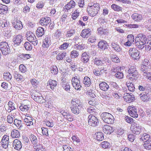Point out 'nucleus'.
I'll use <instances>...</instances> for the list:
<instances>
[{"mask_svg": "<svg viewBox=\"0 0 151 151\" xmlns=\"http://www.w3.org/2000/svg\"><path fill=\"white\" fill-rule=\"evenodd\" d=\"M99 4L93 2L89 3L86 8V12L88 15L91 17L96 16L99 12Z\"/></svg>", "mask_w": 151, "mask_h": 151, "instance_id": "1", "label": "nucleus"}, {"mask_svg": "<svg viewBox=\"0 0 151 151\" xmlns=\"http://www.w3.org/2000/svg\"><path fill=\"white\" fill-rule=\"evenodd\" d=\"M71 103L70 108L72 112L76 114H79L82 108L80 100L77 99H73L71 100Z\"/></svg>", "mask_w": 151, "mask_h": 151, "instance_id": "2", "label": "nucleus"}, {"mask_svg": "<svg viewBox=\"0 0 151 151\" xmlns=\"http://www.w3.org/2000/svg\"><path fill=\"white\" fill-rule=\"evenodd\" d=\"M148 39H150V38H146L145 35L140 34L135 38V44L138 48L142 49Z\"/></svg>", "mask_w": 151, "mask_h": 151, "instance_id": "3", "label": "nucleus"}, {"mask_svg": "<svg viewBox=\"0 0 151 151\" xmlns=\"http://www.w3.org/2000/svg\"><path fill=\"white\" fill-rule=\"evenodd\" d=\"M128 73L127 78L129 79L132 81H135L137 79L138 73L135 66H131L128 70Z\"/></svg>", "mask_w": 151, "mask_h": 151, "instance_id": "4", "label": "nucleus"}, {"mask_svg": "<svg viewBox=\"0 0 151 151\" xmlns=\"http://www.w3.org/2000/svg\"><path fill=\"white\" fill-rule=\"evenodd\" d=\"M101 116L105 123L109 124H113L114 123V119L111 114L107 112L103 113Z\"/></svg>", "mask_w": 151, "mask_h": 151, "instance_id": "5", "label": "nucleus"}, {"mask_svg": "<svg viewBox=\"0 0 151 151\" xmlns=\"http://www.w3.org/2000/svg\"><path fill=\"white\" fill-rule=\"evenodd\" d=\"M128 53L131 58L134 60H138L140 58L139 52L136 48H130L128 51Z\"/></svg>", "mask_w": 151, "mask_h": 151, "instance_id": "6", "label": "nucleus"}, {"mask_svg": "<svg viewBox=\"0 0 151 151\" xmlns=\"http://www.w3.org/2000/svg\"><path fill=\"white\" fill-rule=\"evenodd\" d=\"M27 40L32 43L34 45H36L38 44V41L35 34L32 32H28L26 33Z\"/></svg>", "mask_w": 151, "mask_h": 151, "instance_id": "7", "label": "nucleus"}, {"mask_svg": "<svg viewBox=\"0 0 151 151\" xmlns=\"http://www.w3.org/2000/svg\"><path fill=\"white\" fill-rule=\"evenodd\" d=\"M129 114L132 117L137 118L138 117L137 108L133 105L129 106L127 108Z\"/></svg>", "mask_w": 151, "mask_h": 151, "instance_id": "8", "label": "nucleus"}, {"mask_svg": "<svg viewBox=\"0 0 151 151\" xmlns=\"http://www.w3.org/2000/svg\"><path fill=\"white\" fill-rule=\"evenodd\" d=\"M71 82L72 86L76 89L78 90L81 88V86L79 76L73 77L72 78Z\"/></svg>", "mask_w": 151, "mask_h": 151, "instance_id": "9", "label": "nucleus"}, {"mask_svg": "<svg viewBox=\"0 0 151 151\" xmlns=\"http://www.w3.org/2000/svg\"><path fill=\"white\" fill-rule=\"evenodd\" d=\"M0 49L2 53L4 55L9 53L10 50L8 44L6 42H1L0 45Z\"/></svg>", "mask_w": 151, "mask_h": 151, "instance_id": "10", "label": "nucleus"}, {"mask_svg": "<svg viewBox=\"0 0 151 151\" xmlns=\"http://www.w3.org/2000/svg\"><path fill=\"white\" fill-rule=\"evenodd\" d=\"M130 129L132 132L136 134H139L141 130V126L139 124L136 123H134L131 126Z\"/></svg>", "mask_w": 151, "mask_h": 151, "instance_id": "11", "label": "nucleus"}, {"mask_svg": "<svg viewBox=\"0 0 151 151\" xmlns=\"http://www.w3.org/2000/svg\"><path fill=\"white\" fill-rule=\"evenodd\" d=\"M88 124L90 126H96L98 122V119L92 114L89 115L88 117Z\"/></svg>", "mask_w": 151, "mask_h": 151, "instance_id": "12", "label": "nucleus"}, {"mask_svg": "<svg viewBox=\"0 0 151 151\" xmlns=\"http://www.w3.org/2000/svg\"><path fill=\"white\" fill-rule=\"evenodd\" d=\"M51 44V41L50 37L47 36L43 40L42 47L44 49L48 48Z\"/></svg>", "mask_w": 151, "mask_h": 151, "instance_id": "13", "label": "nucleus"}, {"mask_svg": "<svg viewBox=\"0 0 151 151\" xmlns=\"http://www.w3.org/2000/svg\"><path fill=\"white\" fill-rule=\"evenodd\" d=\"M140 99L143 102H147L149 100L150 96L147 91L141 93L139 95Z\"/></svg>", "mask_w": 151, "mask_h": 151, "instance_id": "14", "label": "nucleus"}, {"mask_svg": "<svg viewBox=\"0 0 151 151\" xmlns=\"http://www.w3.org/2000/svg\"><path fill=\"white\" fill-rule=\"evenodd\" d=\"M103 131L105 134H110L114 131L113 127L108 125H105L102 127Z\"/></svg>", "mask_w": 151, "mask_h": 151, "instance_id": "15", "label": "nucleus"}, {"mask_svg": "<svg viewBox=\"0 0 151 151\" xmlns=\"http://www.w3.org/2000/svg\"><path fill=\"white\" fill-rule=\"evenodd\" d=\"M124 100L127 102L130 103L135 101V100L134 96L133 95H130L128 93L124 94L123 97Z\"/></svg>", "mask_w": 151, "mask_h": 151, "instance_id": "16", "label": "nucleus"}, {"mask_svg": "<svg viewBox=\"0 0 151 151\" xmlns=\"http://www.w3.org/2000/svg\"><path fill=\"white\" fill-rule=\"evenodd\" d=\"M22 36V35L19 34L15 36L13 39L14 45L15 46L19 45L23 41Z\"/></svg>", "mask_w": 151, "mask_h": 151, "instance_id": "17", "label": "nucleus"}, {"mask_svg": "<svg viewBox=\"0 0 151 151\" xmlns=\"http://www.w3.org/2000/svg\"><path fill=\"white\" fill-rule=\"evenodd\" d=\"M76 5V3L73 0H70L65 6L64 10L65 12H68L70 9L74 8Z\"/></svg>", "mask_w": 151, "mask_h": 151, "instance_id": "18", "label": "nucleus"}, {"mask_svg": "<svg viewBox=\"0 0 151 151\" xmlns=\"http://www.w3.org/2000/svg\"><path fill=\"white\" fill-rule=\"evenodd\" d=\"M51 20L49 17H42L39 21L40 24L42 26H46L50 22Z\"/></svg>", "mask_w": 151, "mask_h": 151, "instance_id": "19", "label": "nucleus"}, {"mask_svg": "<svg viewBox=\"0 0 151 151\" xmlns=\"http://www.w3.org/2000/svg\"><path fill=\"white\" fill-rule=\"evenodd\" d=\"M34 100L40 104L45 103V99H44L42 95L40 93L34 95L33 97Z\"/></svg>", "mask_w": 151, "mask_h": 151, "instance_id": "20", "label": "nucleus"}, {"mask_svg": "<svg viewBox=\"0 0 151 151\" xmlns=\"http://www.w3.org/2000/svg\"><path fill=\"white\" fill-rule=\"evenodd\" d=\"M62 114L68 121L72 122L74 120V117L73 115L68 112H63Z\"/></svg>", "mask_w": 151, "mask_h": 151, "instance_id": "21", "label": "nucleus"}, {"mask_svg": "<svg viewBox=\"0 0 151 151\" xmlns=\"http://www.w3.org/2000/svg\"><path fill=\"white\" fill-rule=\"evenodd\" d=\"M91 32L90 29H85L82 31L80 35L83 38H87L91 35Z\"/></svg>", "mask_w": 151, "mask_h": 151, "instance_id": "22", "label": "nucleus"}, {"mask_svg": "<svg viewBox=\"0 0 151 151\" xmlns=\"http://www.w3.org/2000/svg\"><path fill=\"white\" fill-rule=\"evenodd\" d=\"M99 48L102 50H104L108 48L109 46L106 41L103 40L100 41L98 43Z\"/></svg>", "mask_w": 151, "mask_h": 151, "instance_id": "23", "label": "nucleus"}, {"mask_svg": "<svg viewBox=\"0 0 151 151\" xmlns=\"http://www.w3.org/2000/svg\"><path fill=\"white\" fill-rule=\"evenodd\" d=\"M13 146L14 148L18 150H19L22 147V145L20 141L15 139L13 143Z\"/></svg>", "mask_w": 151, "mask_h": 151, "instance_id": "24", "label": "nucleus"}, {"mask_svg": "<svg viewBox=\"0 0 151 151\" xmlns=\"http://www.w3.org/2000/svg\"><path fill=\"white\" fill-rule=\"evenodd\" d=\"M97 31L98 34L101 35H106L108 33V29L106 28H105L101 26L97 28Z\"/></svg>", "mask_w": 151, "mask_h": 151, "instance_id": "25", "label": "nucleus"}, {"mask_svg": "<svg viewBox=\"0 0 151 151\" xmlns=\"http://www.w3.org/2000/svg\"><path fill=\"white\" fill-rule=\"evenodd\" d=\"M14 27L16 30H20L23 28L22 22L20 21H16L13 23Z\"/></svg>", "mask_w": 151, "mask_h": 151, "instance_id": "26", "label": "nucleus"}, {"mask_svg": "<svg viewBox=\"0 0 151 151\" xmlns=\"http://www.w3.org/2000/svg\"><path fill=\"white\" fill-rule=\"evenodd\" d=\"M57 82L55 80L50 79L47 83V85L50 86V88L53 90L56 86Z\"/></svg>", "mask_w": 151, "mask_h": 151, "instance_id": "27", "label": "nucleus"}, {"mask_svg": "<svg viewBox=\"0 0 151 151\" xmlns=\"http://www.w3.org/2000/svg\"><path fill=\"white\" fill-rule=\"evenodd\" d=\"M89 59V57L87 53L85 52L83 53L81 58V60L84 63H86Z\"/></svg>", "mask_w": 151, "mask_h": 151, "instance_id": "28", "label": "nucleus"}, {"mask_svg": "<svg viewBox=\"0 0 151 151\" xmlns=\"http://www.w3.org/2000/svg\"><path fill=\"white\" fill-rule=\"evenodd\" d=\"M132 19L135 21L138 22L142 19L141 14L137 13H134L132 16Z\"/></svg>", "mask_w": 151, "mask_h": 151, "instance_id": "29", "label": "nucleus"}, {"mask_svg": "<svg viewBox=\"0 0 151 151\" xmlns=\"http://www.w3.org/2000/svg\"><path fill=\"white\" fill-rule=\"evenodd\" d=\"M33 118L28 116L26 115L24 119V121L26 124L27 126L32 125L33 124Z\"/></svg>", "mask_w": 151, "mask_h": 151, "instance_id": "30", "label": "nucleus"}, {"mask_svg": "<svg viewBox=\"0 0 151 151\" xmlns=\"http://www.w3.org/2000/svg\"><path fill=\"white\" fill-rule=\"evenodd\" d=\"M80 13L79 8H78L73 11L71 14V18L73 20L76 19L79 16Z\"/></svg>", "mask_w": 151, "mask_h": 151, "instance_id": "31", "label": "nucleus"}, {"mask_svg": "<svg viewBox=\"0 0 151 151\" xmlns=\"http://www.w3.org/2000/svg\"><path fill=\"white\" fill-rule=\"evenodd\" d=\"M45 103H47L48 106L49 108L52 109L53 107V102L51 98L50 97H48L47 96L45 97Z\"/></svg>", "mask_w": 151, "mask_h": 151, "instance_id": "32", "label": "nucleus"}, {"mask_svg": "<svg viewBox=\"0 0 151 151\" xmlns=\"http://www.w3.org/2000/svg\"><path fill=\"white\" fill-rule=\"evenodd\" d=\"M100 88L104 91H107L109 88V86L105 82H102L99 84Z\"/></svg>", "mask_w": 151, "mask_h": 151, "instance_id": "33", "label": "nucleus"}, {"mask_svg": "<svg viewBox=\"0 0 151 151\" xmlns=\"http://www.w3.org/2000/svg\"><path fill=\"white\" fill-rule=\"evenodd\" d=\"M14 75L15 78L18 81H23L25 79L22 75L18 73L17 72H14Z\"/></svg>", "mask_w": 151, "mask_h": 151, "instance_id": "34", "label": "nucleus"}, {"mask_svg": "<svg viewBox=\"0 0 151 151\" xmlns=\"http://www.w3.org/2000/svg\"><path fill=\"white\" fill-rule=\"evenodd\" d=\"M20 136L19 131L16 129H14L11 132V136L14 138H19Z\"/></svg>", "mask_w": 151, "mask_h": 151, "instance_id": "35", "label": "nucleus"}, {"mask_svg": "<svg viewBox=\"0 0 151 151\" xmlns=\"http://www.w3.org/2000/svg\"><path fill=\"white\" fill-rule=\"evenodd\" d=\"M83 82L85 86L89 87L91 84L90 79L87 76L84 77Z\"/></svg>", "mask_w": 151, "mask_h": 151, "instance_id": "36", "label": "nucleus"}, {"mask_svg": "<svg viewBox=\"0 0 151 151\" xmlns=\"http://www.w3.org/2000/svg\"><path fill=\"white\" fill-rule=\"evenodd\" d=\"M8 8L4 5L0 4V13L1 14H5L8 11Z\"/></svg>", "mask_w": 151, "mask_h": 151, "instance_id": "37", "label": "nucleus"}, {"mask_svg": "<svg viewBox=\"0 0 151 151\" xmlns=\"http://www.w3.org/2000/svg\"><path fill=\"white\" fill-rule=\"evenodd\" d=\"M34 149L36 151H46V149L44 148L42 145L38 144L33 146Z\"/></svg>", "mask_w": 151, "mask_h": 151, "instance_id": "38", "label": "nucleus"}, {"mask_svg": "<svg viewBox=\"0 0 151 151\" xmlns=\"http://www.w3.org/2000/svg\"><path fill=\"white\" fill-rule=\"evenodd\" d=\"M29 105L22 104L19 106V109L21 111L26 112L28 111L29 110Z\"/></svg>", "mask_w": 151, "mask_h": 151, "instance_id": "39", "label": "nucleus"}, {"mask_svg": "<svg viewBox=\"0 0 151 151\" xmlns=\"http://www.w3.org/2000/svg\"><path fill=\"white\" fill-rule=\"evenodd\" d=\"M44 33V30L41 27H39L37 29L36 31V34L38 37H42Z\"/></svg>", "mask_w": 151, "mask_h": 151, "instance_id": "40", "label": "nucleus"}, {"mask_svg": "<svg viewBox=\"0 0 151 151\" xmlns=\"http://www.w3.org/2000/svg\"><path fill=\"white\" fill-rule=\"evenodd\" d=\"M145 50L146 51L148 52L151 49V37L150 38V39H148V41L145 43Z\"/></svg>", "mask_w": 151, "mask_h": 151, "instance_id": "41", "label": "nucleus"}, {"mask_svg": "<svg viewBox=\"0 0 151 151\" xmlns=\"http://www.w3.org/2000/svg\"><path fill=\"white\" fill-rule=\"evenodd\" d=\"M151 68V66H147L143 65H141V70L143 72V75L144 76L147 73L148 70Z\"/></svg>", "mask_w": 151, "mask_h": 151, "instance_id": "42", "label": "nucleus"}, {"mask_svg": "<svg viewBox=\"0 0 151 151\" xmlns=\"http://www.w3.org/2000/svg\"><path fill=\"white\" fill-rule=\"evenodd\" d=\"M4 79L7 81H10L12 78V76L9 72H5L3 75Z\"/></svg>", "mask_w": 151, "mask_h": 151, "instance_id": "43", "label": "nucleus"}, {"mask_svg": "<svg viewBox=\"0 0 151 151\" xmlns=\"http://www.w3.org/2000/svg\"><path fill=\"white\" fill-rule=\"evenodd\" d=\"M66 52L59 53L56 56V59L58 60H61L65 58L66 55Z\"/></svg>", "mask_w": 151, "mask_h": 151, "instance_id": "44", "label": "nucleus"}, {"mask_svg": "<svg viewBox=\"0 0 151 151\" xmlns=\"http://www.w3.org/2000/svg\"><path fill=\"white\" fill-rule=\"evenodd\" d=\"M126 84L128 88V90L131 92H134L135 90L134 85L132 83L129 82H127Z\"/></svg>", "mask_w": 151, "mask_h": 151, "instance_id": "45", "label": "nucleus"}, {"mask_svg": "<svg viewBox=\"0 0 151 151\" xmlns=\"http://www.w3.org/2000/svg\"><path fill=\"white\" fill-rule=\"evenodd\" d=\"M8 106L9 107V109L7 110V111L9 112H10L12 111L15 109L14 104L12 101H9L8 102Z\"/></svg>", "mask_w": 151, "mask_h": 151, "instance_id": "46", "label": "nucleus"}, {"mask_svg": "<svg viewBox=\"0 0 151 151\" xmlns=\"http://www.w3.org/2000/svg\"><path fill=\"white\" fill-rule=\"evenodd\" d=\"M14 125L17 127L18 129H20L22 127V121L17 119H14Z\"/></svg>", "mask_w": 151, "mask_h": 151, "instance_id": "47", "label": "nucleus"}, {"mask_svg": "<svg viewBox=\"0 0 151 151\" xmlns=\"http://www.w3.org/2000/svg\"><path fill=\"white\" fill-rule=\"evenodd\" d=\"M96 139L98 141H101L104 139L103 134L101 132H98L96 134Z\"/></svg>", "mask_w": 151, "mask_h": 151, "instance_id": "48", "label": "nucleus"}, {"mask_svg": "<svg viewBox=\"0 0 151 151\" xmlns=\"http://www.w3.org/2000/svg\"><path fill=\"white\" fill-rule=\"evenodd\" d=\"M111 7L115 11L119 12L122 10V8L115 4H112L111 6Z\"/></svg>", "mask_w": 151, "mask_h": 151, "instance_id": "49", "label": "nucleus"}, {"mask_svg": "<svg viewBox=\"0 0 151 151\" xmlns=\"http://www.w3.org/2000/svg\"><path fill=\"white\" fill-rule=\"evenodd\" d=\"M30 139L32 144H33L34 146L36 145L37 142L36 137L34 134H31L30 136Z\"/></svg>", "mask_w": 151, "mask_h": 151, "instance_id": "50", "label": "nucleus"}, {"mask_svg": "<svg viewBox=\"0 0 151 151\" xmlns=\"http://www.w3.org/2000/svg\"><path fill=\"white\" fill-rule=\"evenodd\" d=\"M111 46L117 52H119L122 50V48L120 47L118 45L116 44L115 43H112L111 44Z\"/></svg>", "mask_w": 151, "mask_h": 151, "instance_id": "51", "label": "nucleus"}, {"mask_svg": "<svg viewBox=\"0 0 151 151\" xmlns=\"http://www.w3.org/2000/svg\"><path fill=\"white\" fill-rule=\"evenodd\" d=\"M79 55L78 52L76 50H73L72 51L70 54V57L72 58H76Z\"/></svg>", "mask_w": 151, "mask_h": 151, "instance_id": "52", "label": "nucleus"}, {"mask_svg": "<svg viewBox=\"0 0 151 151\" xmlns=\"http://www.w3.org/2000/svg\"><path fill=\"white\" fill-rule=\"evenodd\" d=\"M19 58L23 60H26L30 58L31 55L29 54H22L19 56Z\"/></svg>", "mask_w": 151, "mask_h": 151, "instance_id": "53", "label": "nucleus"}, {"mask_svg": "<svg viewBox=\"0 0 151 151\" xmlns=\"http://www.w3.org/2000/svg\"><path fill=\"white\" fill-rule=\"evenodd\" d=\"M144 142L143 146L147 150L151 149V141H147Z\"/></svg>", "mask_w": 151, "mask_h": 151, "instance_id": "54", "label": "nucleus"}, {"mask_svg": "<svg viewBox=\"0 0 151 151\" xmlns=\"http://www.w3.org/2000/svg\"><path fill=\"white\" fill-rule=\"evenodd\" d=\"M75 32V30L71 29L66 32L65 35L66 36V37H71L73 35Z\"/></svg>", "mask_w": 151, "mask_h": 151, "instance_id": "55", "label": "nucleus"}, {"mask_svg": "<svg viewBox=\"0 0 151 151\" xmlns=\"http://www.w3.org/2000/svg\"><path fill=\"white\" fill-rule=\"evenodd\" d=\"M24 46L25 49L27 50H32V47L31 44L28 42H26L24 44Z\"/></svg>", "mask_w": 151, "mask_h": 151, "instance_id": "56", "label": "nucleus"}, {"mask_svg": "<svg viewBox=\"0 0 151 151\" xmlns=\"http://www.w3.org/2000/svg\"><path fill=\"white\" fill-rule=\"evenodd\" d=\"M51 73L53 75L56 74L58 72V70L56 66H53L50 68Z\"/></svg>", "mask_w": 151, "mask_h": 151, "instance_id": "57", "label": "nucleus"}, {"mask_svg": "<svg viewBox=\"0 0 151 151\" xmlns=\"http://www.w3.org/2000/svg\"><path fill=\"white\" fill-rule=\"evenodd\" d=\"M93 63L94 64L97 66L101 65L103 63L102 61L98 58H95L93 60Z\"/></svg>", "mask_w": 151, "mask_h": 151, "instance_id": "58", "label": "nucleus"}, {"mask_svg": "<svg viewBox=\"0 0 151 151\" xmlns=\"http://www.w3.org/2000/svg\"><path fill=\"white\" fill-rule=\"evenodd\" d=\"M87 112L91 114H93L96 113V109L95 108L92 106L89 107L87 109Z\"/></svg>", "mask_w": 151, "mask_h": 151, "instance_id": "59", "label": "nucleus"}, {"mask_svg": "<svg viewBox=\"0 0 151 151\" xmlns=\"http://www.w3.org/2000/svg\"><path fill=\"white\" fill-rule=\"evenodd\" d=\"M69 46V43L64 42L59 47V48L61 50H65L67 49Z\"/></svg>", "mask_w": 151, "mask_h": 151, "instance_id": "60", "label": "nucleus"}, {"mask_svg": "<svg viewBox=\"0 0 151 151\" xmlns=\"http://www.w3.org/2000/svg\"><path fill=\"white\" fill-rule=\"evenodd\" d=\"M86 94L88 96L92 98H94L96 96L93 92L92 90H90L86 92Z\"/></svg>", "mask_w": 151, "mask_h": 151, "instance_id": "61", "label": "nucleus"}, {"mask_svg": "<svg viewBox=\"0 0 151 151\" xmlns=\"http://www.w3.org/2000/svg\"><path fill=\"white\" fill-rule=\"evenodd\" d=\"M45 5L44 3L42 1H40L37 4L36 7L38 9H42Z\"/></svg>", "mask_w": 151, "mask_h": 151, "instance_id": "62", "label": "nucleus"}, {"mask_svg": "<svg viewBox=\"0 0 151 151\" xmlns=\"http://www.w3.org/2000/svg\"><path fill=\"white\" fill-rule=\"evenodd\" d=\"M111 58L112 61L114 63H118L120 61L119 58L116 55H112Z\"/></svg>", "mask_w": 151, "mask_h": 151, "instance_id": "63", "label": "nucleus"}, {"mask_svg": "<svg viewBox=\"0 0 151 151\" xmlns=\"http://www.w3.org/2000/svg\"><path fill=\"white\" fill-rule=\"evenodd\" d=\"M101 146L103 148L106 149L108 148L109 146V143L107 141L102 142L101 144Z\"/></svg>", "mask_w": 151, "mask_h": 151, "instance_id": "64", "label": "nucleus"}]
</instances>
